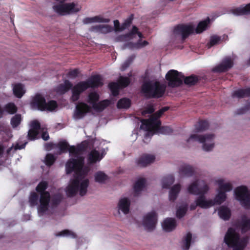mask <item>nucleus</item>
Instances as JSON below:
<instances>
[{"mask_svg": "<svg viewBox=\"0 0 250 250\" xmlns=\"http://www.w3.org/2000/svg\"><path fill=\"white\" fill-rule=\"evenodd\" d=\"M130 101L128 99L123 98L119 101L117 107L119 108H127L130 106Z\"/></svg>", "mask_w": 250, "mask_h": 250, "instance_id": "obj_44", "label": "nucleus"}, {"mask_svg": "<svg viewBox=\"0 0 250 250\" xmlns=\"http://www.w3.org/2000/svg\"><path fill=\"white\" fill-rule=\"evenodd\" d=\"M215 184L218 186V190L225 193L231 191L233 188L232 182L226 178H217L215 180Z\"/></svg>", "mask_w": 250, "mask_h": 250, "instance_id": "obj_16", "label": "nucleus"}, {"mask_svg": "<svg viewBox=\"0 0 250 250\" xmlns=\"http://www.w3.org/2000/svg\"><path fill=\"white\" fill-rule=\"evenodd\" d=\"M62 198V196L61 195H57L55 197V199H54L55 201H54V204L55 205L57 204L61 201Z\"/></svg>", "mask_w": 250, "mask_h": 250, "instance_id": "obj_58", "label": "nucleus"}, {"mask_svg": "<svg viewBox=\"0 0 250 250\" xmlns=\"http://www.w3.org/2000/svg\"><path fill=\"white\" fill-rule=\"evenodd\" d=\"M130 83L129 79L127 77H120L119 83H111L109 84V88L112 94L117 96L119 94L120 87H125L127 86Z\"/></svg>", "mask_w": 250, "mask_h": 250, "instance_id": "obj_18", "label": "nucleus"}, {"mask_svg": "<svg viewBox=\"0 0 250 250\" xmlns=\"http://www.w3.org/2000/svg\"><path fill=\"white\" fill-rule=\"evenodd\" d=\"M187 211V205H184L178 207L177 209L176 215L178 218H182L186 214Z\"/></svg>", "mask_w": 250, "mask_h": 250, "instance_id": "obj_45", "label": "nucleus"}, {"mask_svg": "<svg viewBox=\"0 0 250 250\" xmlns=\"http://www.w3.org/2000/svg\"><path fill=\"white\" fill-rule=\"evenodd\" d=\"M132 61V59H128L123 64L121 67L122 70H125L130 64Z\"/></svg>", "mask_w": 250, "mask_h": 250, "instance_id": "obj_56", "label": "nucleus"}, {"mask_svg": "<svg viewBox=\"0 0 250 250\" xmlns=\"http://www.w3.org/2000/svg\"><path fill=\"white\" fill-rule=\"evenodd\" d=\"M179 173L181 176L190 177L193 175V168L188 165H183L179 168Z\"/></svg>", "mask_w": 250, "mask_h": 250, "instance_id": "obj_30", "label": "nucleus"}, {"mask_svg": "<svg viewBox=\"0 0 250 250\" xmlns=\"http://www.w3.org/2000/svg\"><path fill=\"white\" fill-rule=\"evenodd\" d=\"M130 206V200L127 197H122L120 199L117 204L118 214L121 215V212L124 214L129 213Z\"/></svg>", "mask_w": 250, "mask_h": 250, "instance_id": "obj_22", "label": "nucleus"}, {"mask_svg": "<svg viewBox=\"0 0 250 250\" xmlns=\"http://www.w3.org/2000/svg\"><path fill=\"white\" fill-rule=\"evenodd\" d=\"M208 126V122L201 121L195 129V133L191 134L187 140L188 145H191L194 142L202 144V149L206 152L211 151L215 147L214 135L212 134L200 135L198 132L205 130Z\"/></svg>", "mask_w": 250, "mask_h": 250, "instance_id": "obj_3", "label": "nucleus"}, {"mask_svg": "<svg viewBox=\"0 0 250 250\" xmlns=\"http://www.w3.org/2000/svg\"><path fill=\"white\" fill-rule=\"evenodd\" d=\"M56 160V157L51 154H47L45 157V163L47 166L52 165Z\"/></svg>", "mask_w": 250, "mask_h": 250, "instance_id": "obj_51", "label": "nucleus"}, {"mask_svg": "<svg viewBox=\"0 0 250 250\" xmlns=\"http://www.w3.org/2000/svg\"><path fill=\"white\" fill-rule=\"evenodd\" d=\"M114 30L115 32H121L123 31L122 25H120L118 20H115L114 21Z\"/></svg>", "mask_w": 250, "mask_h": 250, "instance_id": "obj_53", "label": "nucleus"}, {"mask_svg": "<svg viewBox=\"0 0 250 250\" xmlns=\"http://www.w3.org/2000/svg\"><path fill=\"white\" fill-rule=\"evenodd\" d=\"M3 151V147L0 145V157L1 156Z\"/></svg>", "mask_w": 250, "mask_h": 250, "instance_id": "obj_62", "label": "nucleus"}, {"mask_svg": "<svg viewBox=\"0 0 250 250\" xmlns=\"http://www.w3.org/2000/svg\"><path fill=\"white\" fill-rule=\"evenodd\" d=\"M110 19L104 18L101 15L85 18L83 20V22L84 24L93 23H108Z\"/></svg>", "mask_w": 250, "mask_h": 250, "instance_id": "obj_26", "label": "nucleus"}, {"mask_svg": "<svg viewBox=\"0 0 250 250\" xmlns=\"http://www.w3.org/2000/svg\"><path fill=\"white\" fill-rule=\"evenodd\" d=\"M209 189V186L204 181L196 180L187 187L188 193L193 195H201L206 193Z\"/></svg>", "mask_w": 250, "mask_h": 250, "instance_id": "obj_13", "label": "nucleus"}, {"mask_svg": "<svg viewBox=\"0 0 250 250\" xmlns=\"http://www.w3.org/2000/svg\"><path fill=\"white\" fill-rule=\"evenodd\" d=\"M181 189V185L176 184L173 186L169 189L168 193V200L171 202H174L177 198Z\"/></svg>", "mask_w": 250, "mask_h": 250, "instance_id": "obj_29", "label": "nucleus"}, {"mask_svg": "<svg viewBox=\"0 0 250 250\" xmlns=\"http://www.w3.org/2000/svg\"><path fill=\"white\" fill-rule=\"evenodd\" d=\"M56 236H66L70 238H74L76 234L72 231L67 229L62 230L55 234Z\"/></svg>", "mask_w": 250, "mask_h": 250, "instance_id": "obj_47", "label": "nucleus"}, {"mask_svg": "<svg viewBox=\"0 0 250 250\" xmlns=\"http://www.w3.org/2000/svg\"><path fill=\"white\" fill-rule=\"evenodd\" d=\"M146 181L145 179L138 180L134 186V192L135 195H139L142 191L145 189Z\"/></svg>", "mask_w": 250, "mask_h": 250, "instance_id": "obj_31", "label": "nucleus"}, {"mask_svg": "<svg viewBox=\"0 0 250 250\" xmlns=\"http://www.w3.org/2000/svg\"><path fill=\"white\" fill-rule=\"evenodd\" d=\"M176 225L175 220L171 218H166L162 223L163 229L167 232L173 230L175 229Z\"/></svg>", "mask_w": 250, "mask_h": 250, "instance_id": "obj_28", "label": "nucleus"}, {"mask_svg": "<svg viewBox=\"0 0 250 250\" xmlns=\"http://www.w3.org/2000/svg\"><path fill=\"white\" fill-rule=\"evenodd\" d=\"M42 137L44 141H47L49 138V135L46 132H43Z\"/></svg>", "mask_w": 250, "mask_h": 250, "instance_id": "obj_60", "label": "nucleus"}, {"mask_svg": "<svg viewBox=\"0 0 250 250\" xmlns=\"http://www.w3.org/2000/svg\"><path fill=\"white\" fill-rule=\"evenodd\" d=\"M184 80L185 83L189 85H193L197 81V78L194 76L188 77Z\"/></svg>", "mask_w": 250, "mask_h": 250, "instance_id": "obj_52", "label": "nucleus"}, {"mask_svg": "<svg viewBox=\"0 0 250 250\" xmlns=\"http://www.w3.org/2000/svg\"><path fill=\"white\" fill-rule=\"evenodd\" d=\"M86 146L87 143L84 142L77 147H69L68 144L65 141H60L58 144H48L46 145L47 150L58 147L60 154L67 150L69 152L71 158L66 163L65 169L67 174L74 171V175L65 189L68 196L72 197L77 194L83 196L87 192L89 180L87 176L90 169L88 166H84V158L83 156V152L85 150Z\"/></svg>", "mask_w": 250, "mask_h": 250, "instance_id": "obj_1", "label": "nucleus"}, {"mask_svg": "<svg viewBox=\"0 0 250 250\" xmlns=\"http://www.w3.org/2000/svg\"><path fill=\"white\" fill-rule=\"evenodd\" d=\"M195 27L191 24H181L175 28L174 33L181 35L183 39H184L190 34L193 33Z\"/></svg>", "mask_w": 250, "mask_h": 250, "instance_id": "obj_17", "label": "nucleus"}, {"mask_svg": "<svg viewBox=\"0 0 250 250\" xmlns=\"http://www.w3.org/2000/svg\"><path fill=\"white\" fill-rule=\"evenodd\" d=\"M168 81V85L171 87H175L180 85L184 80V76L182 73L175 70H169L166 76Z\"/></svg>", "mask_w": 250, "mask_h": 250, "instance_id": "obj_14", "label": "nucleus"}, {"mask_svg": "<svg viewBox=\"0 0 250 250\" xmlns=\"http://www.w3.org/2000/svg\"><path fill=\"white\" fill-rule=\"evenodd\" d=\"M101 143L97 139L93 141V146L94 148L89 152L87 158V162L89 165L100 162L106 154L105 149L99 147Z\"/></svg>", "mask_w": 250, "mask_h": 250, "instance_id": "obj_12", "label": "nucleus"}, {"mask_svg": "<svg viewBox=\"0 0 250 250\" xmlns=\"http://www.w3.org/2000/svg\"><path fill=\"white\" fill-rule=\"evenodd\" d=\"M99 95L95 92H90L87 98V102L92 105L93 108V104H97V102L99 101Z\"/></svg>", "mask_w": 250, "mask_h": 250, "instance_id": "obj_40", "label": "nucleus"}, {"mask_svg": "<svg viewBox=\"0 0 250 250\" xmlns=\"http://www.w3.org/2000/svg\"><path fill=\"white\" fill-rule=\"evenodd\" d=\"M38 195L35 192L31 193L29 198V202L31 207H34L38 204Z\"/></svg>", "mask_w": 250, "mask_h": 250, "instance_id": "obj_50", "label": "nucleus"}, {"mask_svg": "<svg viewBox=\"0 0 250 250\" xmlns=\"http://www.w3.org/2000/svg\"><path fill=\"white\" fill-rule=\"evenodd\" d=\"M103 84L102 79L100 76H94L86 81L78 83L72 89L73 101H77L80 95L89 87H98Z\"/></svg>", "mask_w": 250, "mask_h": 250, "instance_id": "obj_4", "label": "nucleus"}, {"mask_svg": "<svg viewBox=\"0 0 250 250\" xmlns=\"http://www.w3.org/2000/svg\"><path fill=\"white\" fill-rule=\"evenodd\" d=\"M40 130V124L37 120L31 122L30 129L28 131V137L30 140H34L37 138V135Z\"/></svg>", "mask_w": 250, "mask_h": 250, "instance_id": "obj_24", "label": "nucleus"}, {"mask_svg": "<svg viewBox=\"0 0 250 250\" xmlns=\"http://www.w3.org/2000/svg\"><path fill=\"white\" fill-rule=\"evenodd\" d=\"M233 97L244 98L250 96V88L245 89H239L234 91L232 94Z\"/></svg>", "mask_w": 250, "mask_h": 250, "instance_id": "obj_38", "label": "nucleus"}, {"mask_svg": "<svg viewBox=\"0 0 250 250\" xmlns=\"http://www.w3.org/2000/svg\"><path fill=\"white\" fill-rule=\"evenodd\" d=\"M168 109V107H164L158 112L152 115L148 119H144L141 121V128L148 132L146 134L145 139H147L153 134L162 133L168 134L172 132V129L168 126L160 127L161 123L158 118Z\"/></svg>", "mask_w": 250, "mask_h": 250, "instance_id": "obj_2", "label": "nucleus"}, {"mask_svg": "<svg viewBox=\"0 0 250 250\" xmlns=\"http://www.w3.org/2000/svg\"><path fill=\"white\" fill-rule=\"evenodd\" d=\"M12 147H11L9 149L7 150V153H9V151L12 149Z\"/></svg>", "mask_w": 250, "mask_h": 250, "instance_id": "obj_64", "label": "nucleus"}, {"mask_svg": "<svg viewBox=\"0 0 250 250\" xmlns=\"http://www.w3.org/2000/svg\"><path fill=\"white\" fill-rule=\"evenodd\" d=\"M227 195L224 191H221L217 190V194L215 195L214 199H212L213 201L214 205H220L224 203L227 199Z\"/></svg>", "mask_w": 250, "mask_h": 250, "instance_id": "obj_32", "label": "nucleus"}, {"mask_svg": "<svg viewBox=\"0 0 250 250\" xmlns=\"http://www.w3.org/2000/svg\"><path fill=\"white\" fill-rule=\"evenodd\" d=\"M155 109H154L153 106L150 105L148 106L146 110L142 112L143 115H145L147 113H152L154 111Z\"/></svg>", "mask_w": 250, "mask_h": 250, "instance_id": "obj_57", "label": "nucleus"}, {"mask_svg": "<svg viewBox=\"0 0 250 250\" xmlns=\"http://www.w3.org/2000/svg\"><path fill=\"white\" fill-rule=\"evenodd\" d=\"M13 91L14 95L21 98L25 92V87L21 83H16L13 85Z\"/></svg>", "mask_w": 250, "mask_h": 250, "instance_id": "obj_33", "label": "nucleus"}, {"mask_svg": "<svg viewBox=\"0 0 250 250\" xmlns=\"http://www.w3.org/2000/svg\"><path fill=\"white\" fill-rule=\"evenodd\" d=\"M247 237L240 238L237 229L234 228H229L224 238L226 244L233 248V250H243L248 242Z\"/></svg>", "mask_w": 250, "mask_h": 250, "instance_id": "obj_5", "label": "nucleus"}, {"mask_svg": "<svg viewBox=\"0 0 250 250\" xmlns=\"http://www.w3.org/2000/svg\"><path fill=\"white\" fill-rule=\"evenodd\" d=\"M110 103V102L108 100H104L97 103V104H93V108L96 111H100L104 110Z\"/></svg>", "mask_w": 250, "mask_h": 250, "instance_id": "obj_41", "label": "nucleus"}, {"mask_svg": "<svg viewBox=\"0 0 250 250\" xmlns=\"http://www.w3.org/2000/svg\"><path fill=\"white\" fill-rule=\"evenodd\" d=\"M198 206L197 203L195 201V203H192L190 206V208L191 210H194L196 208V207Z\"/></svg>", "mask_w": 250, "mask_h": 250, "instance_id": "obj_61", "label": "nucleus"}, {"mask_svg": "<svg viewBox=\"0 0 250 250\" xmlns=\"http://www.w3.org/2000/svg\"><path fill=\"white\" fill-rule=\"evenodd\" d=\"M233 64V59L229 57H226L220 64L213 68V71L217 72H225L231 68Z\"/></svg>", "mask_w": 250, "mask_h": 250, "instance_id": "obj_23", "label": "nucleus"}, {"mask_svg": "<svg viewBox=\"0 0 250 250\" xmlns=\"http://www.w3.org/2000/svg\"><path fill=\"white\" fill-rule=\"evenodd\" d=\"M196 202L197 203L199 207L203 208H209L214 205L212 199H206L204 194H201L196 199Z\"/></svg>", "mask_w": 250, "mask_h": 250, "instance_id": "obj_27", "label": "nucleus"}, {"mask_svg": "<svg viewBox=\"0 0 250 250\" xmlns=\"http://www.w3.org/2000/svg\"><path fill=\"white\" fill-rule=\"evenodd\" d=\"M46 182L42 181L36 187V190L40 193V204L38 207V213L41 216L50 213L49 202L50 201V194L49 192L45 191L47 187Z\"/></svg>", "mask_w": 250, "mask_h": 250, "instance_id": "obj_6", "label": "nucleus"}, {"mask_svg": "<svg viewBox=\"0 0 250 250\" xmlns=\"http://www.w3.org/2000/svg\"><path fill=\"white\" fill-rule=\"evenodd\" d=\"M155 155L151 154H144L136 160V164L141 167H146L155 161Z\"/></svg>", "mask_w": 250, "mask_h": 250, "instance_id": "obj_21", "label": "nucleus"}, {"mask_svg": "<svg viewBox=\"0 0 250 250\" xmlns=\"http://www.w3.org/2000/svg\"><path fill=\"white\" fill-rule=\"evenodd\" d=\"M57 1H60L61 2H64V1H65L66 0H56Z\"/></svg>", "mask_w": 250, "mask_h": 250, "instance_id": "obj_63", "label": "nucleus"}, {"mask_svg": "<svg viewBox=\"0 0 250 250\" xmlns=\"http://www.w3.org/2000/svg\"><path fill=\"white\" fill-rule=\"evenodd\" d=\"M192 237L190 232L187 234L185 237L183 242L182 248L184 250H188L190 247V245L192 241Z\"/></svg>", "mask_w": 250, "mask_h": 250, "instance_id": "obj_42", "label": "nucleus"}, {"mask_svg": "<svg viewBox=\"0 0 250 250\" xmlns=\"http://www.w3.org/2000/svg\"><path fill=\"white\" fill-rule=\"evenodd\" d=\"M27 144V142H25L24 144L22 145H21L20 146L19 144H17L15 146V148H14V149L15 150H17V149H22L23 148L26 144Z\"/></svg>", "mask_w": 250, "mask_h": 250, "instance_id": "obj_59", "label": "nucleus"}, {"mask_svg": "<svg viewBox=\"0 0 250 250\" xmlns=\"http://www.w3.org/2000/svg\"><path fill=\"white\" fill-rule=\"evenodd\" d=\"M233 13L236 15L250 14V3L246 6L236 8L234 10Z\"/></svg>", "mask_w": 250, "mask_h": 250, "instance_id": "obj_39", "label": "nucleus"}, {"mask_svg": "<svg viewBox=\"0 0 250 250\" xmlns=\"http://www.w3.org/2000/svg\"><path fill=\"white\" fill-rule=\"evenodd\" d=\"M79 73V71L78 69H74L72 70H70L68 73V76L72 79L75 78L77 77Z\"/></svg>", "mask_w": 250, "mask_h": 250, "instance_id": "obj_54", "label": "nucleus"}, {"mask_svg": "<svg viewBox=\"0 0 250 250\" xmlns=\"http://www.w3.org/2000/svg\"><path fill=\"white\" fill-rule=\"evenodd\" d=\"M234 196L240 205L246 209H250V189L245 185L236 187L234 190Z\"/></svg>", "mask_w": 250, "mask_h": 250, "instance_id": "obj_9", "label": "nucleus"}, {"mask_svg": "<svg viewBox=\"0 0 250 250\" xmlns=\"http://www.w3.org/2000/svg\"><path fill=\"white\" fill-rule=\"evenodd\" d=\"M94 180L100 184H104L108 180V176L103 171L96 172L94 175Z\"/></svg>", "mask_w": 250, "mask_h": 250, "instance_id": "obj_36", "label": "nucleus"}, {"mask_svg": "<svg viewBox=\"0 0 250 250\" xmlns=\"http://www.w3.org/2000/svg\"><path fill=\"white\" fill-rule=\"evenodd\" d=\"M5 110L9 114H14L16 112L17 108L14 103L7 104L4 107Z\"/></svg>", "mask_w": 250, "mask_h": 250, "instance_id": "obj_49", "label": "nucleus"}, {"mask_svg": "<svg viewBox=\"0 0 250 250\" xmlns=\"http://www.w3.org/2000/svg\"><path fill=\"white\" fill-rule=\"evenodd\" d=\"M221 40V37L216 35L211 36L209 42L207 44L208 47L209 48L214 45L217 44L220 42Z\"/></svg>", "mask_w": 250, "mask_h": 250, "instance_id": "obj_48", "label": "nucleus"}, {"mask_svg": "<svg viewBox=\"0 0 250 250\" xmlns=\"http://www.w3.org/2000/svg\"><path fill=\"white\" fill-rule=\"evenodd\" d=\"M53 9L59 15L65 16L79 12L82 6L78 3H61L54 5Z\"/></svg>", "mask_w": 250, "mask_h": 250, "instance_id": "obj_11", "label": "nucleus"}, {"mask_svg": "<svg viewBox=\"0 0 250 250\" xmlns=\"http://www.w3.org/2000/svg\"><path fill=\"white\" fill-rule=\"evenodd\" d=\"M31 106L33 109L52 111L57 108V104L55 101H50L46 103L44 98L38 94L33 99L31 103Z\"/></svg>", "mask_w": 250, "mask_h": 250, "instance_id": "obj_10", "label": "nucleus"}, {"mask_svg": "<svg viewBox=\"0 0 250 250\" xmlns=\"http://www.w3.org/2000/svg\"><path fill=\"white\" fill-rule=\"evenodd\" d=\"M90 106L86 104L83 102L79 103L76 106L73 117L76 120L81 119L90 112Z\"/></svg>", "mask_w": 250, "mask_h": 250, "instance_id": "obj_19", "label": "nucleus"}, {"mask_svg": "<svg viewBox=\"0 0 250 250\" xmlns=\"http://www.w3.org/2000/svg\"><path fill=\"white\" fill-rule=\"evenodd\" d=\"M89 30L94 33L106 34L111 32L113 29L111 26L108 24H99L92 26Z\"/></svg>", "mask_w": 250, "mask_h": 250, "instance_id": "obj_25", "label": "nucleus"}, {"mask_svg": "<svg viewBox=\"0 0 250 250\" xmlns=\"http://www.w3.org/2000/svg\"><path fill=\"white\" fill-rule=\"evenodd\" d=\"M136 36L139 37L138 41L136 42H130L128 45L129 48L138 49L148 44V42L147 41L141 40L143 38V35L138 31V29L135 26H133L132 30L129 33L118 37L116 39V41L119 42L131 41L135 39Z\"/></svg>", "mask_w": 250, "mask_h": 250, "instance_id": "obj_7", "label": "nucleus"}, {"mask_svg": "<svg viewBox=\"0 0 250 250\" xmlns=\"http://www.w3.org/2000/svg\"><path fill=\"white\" fill-rule=\"evenodd\" d=\"M209 22V19L201 21L198 24L197 28L195 29L196 33L199 34L205 30L208 26Z\"/></svg>", "mask_w": 250, "mask_h": 250, "instance_id": "obj_43", "label": "nucleus"}, {"mask_svg": "<svg viewBox=\"0 0 250 250\" xmlns=\"http://www.w3.org/2000/svg\"><path fill=\"white\" fill-rule=\"evenodd\" d=\"M72 86L71 83L68 81L65 80L63 83L60 84L57 88V91L60 94H63L69 90Z\"/></svg>", "mask_w": 250, "mask_h": 250, "instance_id": "obj_37", "label": "nucleus"}, {"mask_svg": "<svg viewBox=\"0 0 250 250\" xmlns=\"http://www.w3.org/2000/svg\"><path fill=\"white\" fill-rule=\"evenodd\" d=\"M218 215L224 220H229L231 216L230 210L227 207L221 206L218 209Z\"/></svg>", "mask_w": 250, "mask_h": 250, "instance_id": "obj_34", "label": "nucleus"}, {"mask_svg": "<svg viewBox=\"0 0 250 250\" xmlns=\"http://www.w3.org/2000/svg\"><path fill=\"white\" fill-rule=\"evenodd\" d=\"M132 22L131 18H129L126 19L125 22L122 24V28H123V30L128 28L130 25L131 24Z\"/></svg>", "mask_w": 250, "mask_h": 250, "instance_id": "obj_55", "label": "nucleus"}, {"mask_svg": "<svg viewBox=\"0 0 250 250\" xmlns=\"http://www.w3.org/2000/svg\"><path fill=\"white\" fill-rule=\"evenodd\" d=\"M174 177L172 175H168L164 177L161 182L162 188H169L170 186L174 183Z\"/></svg>", "mask_w": 250, "mask_h": 250, "instance_id": "obj_35", "label": "nucleus"}, {"mask_svg": "<svg viewBox=\"0 0 250 250\" xmlns=\"http://www.w3.org/2000/svg\"><path fill=\"white\" fill-rule=\"evenodd\" d=\"M157 216L155 212H151L146 215L143 220L142 224L144 228L147 230H152L155 228Z\"/></svg>", "mask_w": 250, "mask_h": 250, "instance_id": "obj_15", "label": "nucleus"}, {"mask_svg": "<svg viewBox=\"0 0 250 250\" xmlns=\"http://www.w3.org/2000/svg\"><path fill=\"white\" fill-rule=\"evenodd\" d=\"M165 89L164 84L155 80L145 83L142 87V90L146 96L154 98L162 97L165 93Z\"/></svg>", "mask_w": 250, "mask_h": 250, "instance_id": "obj_8", "label": "nucleus"}, {"mask_svg": "<svg viewBox=\"0 0 250 250\" xmlns=\"http://www.w3.org/2000/svg\"><path fill=\"white\" fill-rule=\"evenodd\" d=\"M21 121V117L19 114H16L11 118V125L13 128L18 126Z\"/></svg>", "mask_w": 250, "mask_h": 250, "instance_id": "obj_46", "label": "nucleus"}, {"mask_svg": "<svg viewBox=\"0 0 250 250\" xmlns=\"http://www.w3.org/2000/svg\"><path fill=\"white\" fill-rule=\"evenodd\" d=\"M234 227L239 228L243 232L250 230V217L246 214L242 215L237 220Z\"/></svg>", "mask_w": 250, "mask_h": 250, "instance_id": "obj_20", "label": "nucleus"}]
</instances>
